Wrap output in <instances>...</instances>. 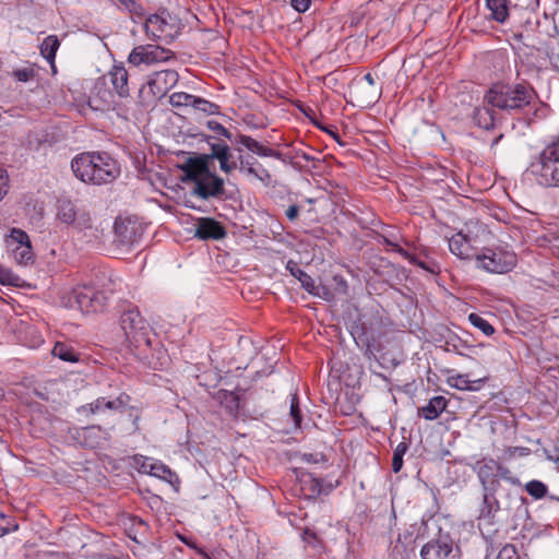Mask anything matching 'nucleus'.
<instances>
[{
  "label": "nucleus",
  "mask_w": 559,
  "mask_h": 559,
  "mask_svg": "<svg viewBox=\"0 0 559 559\" xmlns=\"http://www.w3.org/2000/svg\"><path fill=\"white\" fill-rule=\"evenodd\" d=\"M111 94L109 91L104 90V97L102 99V104L96 103L95 99L90 98L88 105L91 108L95 110L104 109L105 106H108L110 104Z\"/></svg>",
  "instance_id": "48"
},
{
  "label": "nucleus",
  "mask_w": 559,
  "mask_h": 559,
  "mask_svg": "<svg viewBox=\"0 0 559 559\" xmlns=\"http://www.w3.org/2000/svg\"><path fill=\"white\" fill-rule=\"evenodd\" d=\"M13 76L19 81V82H28L31 81L32 79H34L35 76V70L31 67L28 68H23V69H17L13 72Z\"/></svg>",
  "instance_id": "46"
},
{
  "label": "nucleus",
  "mask_w": 559,
  "mask_h": 559,
  "mask_svg": "<svg viewBox=\"0 0 559 559\" xmlns=\"http://www.w3.org/2000/svg\"><path fill=\"white\" fill-rule=\"evenodd\" d=\"M531 453V449L526 447H508L503 450L502 459L504 461H511L515 456H527Z\"/></svg>",
  "instance_id": "42"
},
{
  "label": "nucleus",
  "mask_w": 559,
  "mask_h": 559,
  "mask_svg": "<svg viewBox=\"0 0 559 559\" xmlns=\"http://www.w3.org/2000/svg\"><path fill=\"white\" fill-rule=\"evenodd\" d=\"M537 93L531 83L498 82L491 85L485 99L492 107L509 114H521L536 103Z\"/></svg>",
  "instance_id": "2"
},
{
  "label": "nucleus",
  "mask_w": 559,
  "mask_h": 559,
  "mask_svg": "<svg viewBox=\"0 0 559 559\" xmlns=\"http://www.w3.org/2000/svg\"><path fill=\"white\" fill-rule=\"evenodd\" d=\"M547 105L538 100V97L536 98V103L533 106H530L524 111L526 114V122L527 124H532L536 120H540L546 118L547 116Z\"/></svg>",
  "instance_id": "36"
},
{
  "label": "nucleus",
  "mask_w": 559,
  "mask_h": 559,
  "mask_svg": "<svg viewBox=\"0 0 559 559\" xmlns=\"http://www.w3.org/2000/svg\"><path fill=\"white\" fill-rule=\"evenodd\" d=\"M233 143L243 145L250 152L261 157H278L280 155L278 152L261 144L257 140L246 134H237Z\"/></svg>",
  "instance_id": "25"
},
{
  "label": "nucleus",
  "mask_w": 559,
  "mask_h": 559,
  "mask_svg": "<svg viewBox=\"0 0 559 559\" xmlns=\"http://www.w3.org/2000/svg\"><path fill=\"white\" fill-rule=\"evenodd\" d=\"M454 551H459V547H454L450 534L439 533L438 537L423 545L419 555L421 559H454Z\"/></svg>",
  "instance_id": "14"
},
{
  "label": "nucleus",
  "mask_w": 559,
  "mask_h": 559,
  "mask_svg": "<svg viewBox=\"0 0 559 559\" xmlns=\"http://www.w3.org/2000/svg\"><path fill=\"white\" fill-rule=\"evenodd\" d=\"M8 254L20 265H27L34 261L28 235L20 229L12 228L4 239Z\"/></svg>",
  "instance_id": "11"
},
{
  "label": "nucleus",
  "mask_w": 559,
  "mask_h": 559,
  "mask_svg": "<svg viewBox=\"0 0 559 559\" xmlns=\"http://www.w3.org/2000/svg\"><path fill=\"white\" fill-rule=\"evenodd\" d=\"M513 39H515L518 43H522L524 44L523 39H524V35L523 33H513Z\"/></svg>",
  "instance_id": "56"
},
{
  "label": "nucleus",
  "mask_w": 559,
  "mask_h": 559,
  "mask_svg": "<svg viewBox=\"0 0 559 559\" xmlns=\"http://www.w3.org/2000/svg\"><path fill=\"white\" fill-rule=\"evenodd\" d=\"M477 267L489 273L502 274L511 271L516 264V255L502 249H484L476 254Z\"/></svg>",
  "instance_id": "9"
},
{
  "label": "nucleus",
  "mask_w": 559,
  "mask_h": 559,
  "mask_svg": "<svg viewBox=\"0 0 559 559\" xmlns=\"http://www.w3.org/2000/svg\"><path fill=\"white\" fill-rule=\"evenodd\" d=\"M509 0H486V7L490 11L489 20L504 24L510 15Z\"/></svg>",
  "instance_id": "27"
},
{
  "label": "nucleus",
  "mask_w": 559,
  "mask_h": 559,
  "mask_svg": "<svg viewBox=\"0 0 559 559\" xmlns=\"http://www.w3.org/2000/svg\"><path fill=\"white\" fill-rule=\"evenodd\" d=\"M169 103L174 107L191 108L195 112H201L205 116L219 115L221 112L219 105L185 92H177L171 94L169 97Z\"/></svg>",
  "instance_id": "13"
},
{
  "label": "nucleus",
  "mask_w": 559,
  "mask_h": 559,
  "mask_svg": "<svg viewBox=\"0 0 559 559\" xmlns=\"http://www.w3.org/2000/svg\"><path fill=\"white\" fill-rule=\"evenodd\" d=\"M213 138H207L210 145V154H201L197 157L200 159L205 158V163L211 166V162L216 159L219 163V169L225 174H231L238 168L239 159L236 157L230 150V146L221 140L211 142Z\"/></svg>",
  "instance_id": "12"
},
{
  "label": "nucleus",
  "mask_w": 559,
  "mask_h": 559,
  "mask_svg": "<svg viewBox=\"0 0 559 559\" xmlns=\"http://www.w3.org/2000/svg\"><path fill=\"white\" fill-rule=\"evenodd\" d=\"M498 490H484L483 504L479 511L480 519H491L499 511V501L496 498Z\"/></svg>",
  "instance_id": "30"
},
{
  "label": "nucleus",
  "mask_w": 559,
  "mask_h": 559,
  "mask_svg": "<svg viewBox=\"0 0 559 559\" xmlns=\"http://www.w3.org/2000/svg\"><path fill=\"white\" fill-rule=\"evenodd\" d=\"M148 473L152 476L158 477V478L167 480V481H170V478L174 476V473L171 472V469L167 465H165L160 462L152 463L150 465Z\"/></svg>",
  "instance_id": "40"
},
{
  "label": "nucleus",
  "mask_w": 559,
  "mask_h": 559,
  "mask_svg": "<svg viewBox=\"0 0 559 559\" xmlns=\"http://www.w3.org/2000/svg\"><path fill=\"white\" fill-rule=\"evenodd\" d=\"M74 176L84 183L102 186L114 182L120 176V166L106 152H85L71 160Z\"/></svg>",
  "instance_id": "1"
},
{
  "label": "nucleus",
  "mask_w": 559,
  "mask_h": 559,
  "mask_svg": "<svg viewBox=\"0 0 559 559\" xmlns=\"http://www.w3.org/2000/svg\"><path fill=\"white\" fill-rule=\"evenodd\" d=\"M138 420H139V416H135L134 420H133V424L134 426L138 428Z\"/></svg>",
  "instance_id": "58"
},
{
  "label": "nucleus",
  "mask_w": 559,
  "mask_h": 559,
  "mask_svg": "<svg viewBox=\"0 0 559 559\" xmlns=\"http://www.w3.org/2000/svg\"><path fill=\"white\" fill-rule=\"evenodd\" d=\"M473 120L485 130H490L495 126L493 111L488 107H476L473 112Z\"/></svg>",
  "instance_id": "33"
},
{
  "label": "nucleus",
  "mask_w": 559,
  "mask_h": 559,
  "mask_svg": "<svg viewBox=\"0 0 559 559\" xmlns=\"http://www.w3.org/2000/svg\"><path fill=\"white\" fill-rule=\"evenodd\" d=\"M311 4V0H290V5L299 13L306 12Z\"/></svg>",
  "instance_id": "50"
},
{
  "label": "nucleus",
  "mask_w": 559,
  "mask_h": 559,
  "mask_svg": "<svg viewBox=\"0 0 559 559\" xmlns=\"http://www.w3.org/2000/svg\"><path fill=\"white\" fill-rule=\"evenodd\" d=\"M364 80L369 84V85H374V78L371 73H367L364 75Z\"/></svg>",
  "instance_id": "55"
},
{
  "label": "nucleus",
  "mask_w": 559,
  "mask_h": 559,
  "mask_svg": "<svg viewBox=\"0 0 559 559\" xmlns=\"http://www.w3.org/2000/svg\"><path fill=\"white\" fill-rule=\"evenodd\" d=\"M483 490H498L500 480H504L514 486H521L520 479L513 475L509 467L499 463L492 457H483L478 460L474 466Z\"/></svg>",
  "instance_id": "5"
},
{
  "label": "nucleus",
  "mask_w": 559,
  "mask_h": 559,
  "mask_svg": "<svg viewBox=\"0 0 559 559\" xmlns=\"http://www.w3.org/2000/svg\"><path fill=\"white\" fill-rule=\"evenodd\" d=\"M302 538L306 543L311 544L317 539V535L313 532H310L309 530H306L304 532Z\"/></svg>",
  "instance_id": "52"
},
{
  "label": "nucleus",
  "mask_w": 559,
  "mask_h": 559,
  "mask_svg": "<svg viewBox=\"0 0 559 559\" xmlns=\"http://www.w3.org/2000/svg\"><path fill=\"white\" fill-rule=\"evenodd\" d=\"M131 397L127 393H121L115 400L107 401L105 397H98L92 403L84 406V408H88L91 414H98L106 409L109 411H121L124 406L129 404Z\"/></svg>",
  "instance_id": "21"
},
{
  "label": "nucleus",
  "mask_w": 559,
  "mask_h": 559,
  "mask_svg": "<svg viewBox=\"0 0 559 559\" xmlns=\"http://www.w3.org/2000/svg\"><path fill=\"white\" fill-rule=\"evenodd\" d=\"M299 212H300V206L297 205V204H292L287 207V210L285 211V215L286 217L290 221V222H294L295 219L298 218L299 216Z\"/></svg>",
  "instance_id": "51"
},
{
  "label": "nucleus",
  "mask_w": 559,
  "mask_h": 559,
  "mask_svg": "<svg viewBox=\"0 0 559 559\" xmlns=\"http://www.w3.org/2000/svg\"><path fill=\"white\" fill-rule=\"evenodd\" d=\"M206 124L207 128L215 132L217 135L224 136L229 141L234 142L235 138L233 136L231 132L228 131L222 123L214 120H209Z\"/></svg>",
  "instance_id": "45"
},
{
  "label": "nucleus",
  "mask_w": 559,
  "mask_h": 559,
  "mask_svg": "<svg viewBox=\"0 0 559 559\" xmlns=\"http://www.w3.org/2000/svg\"><path fill=\"white\" fill-rule=\"evenodd\" d=\"M11 276V273L7 270H4L2 266H0V282L5 283L9 281Z\"/></svg>",
  "instance_id": "53"
},
{
  "label": "nucleus",
  "mask_w": 559,
  "mask_h": 559,
  "mask_svg": "<svg viewBox=\"0 0 559 559\" xmlns=\"http://www.w3.org/2000/svg\"><path fill=\"white\" fill-rule=\"evenodd\" d=\"M81 209L68 199H60L57 202V218L63 224L71 225Z\"/></svg>",
  "instance_id": "28"
},
{
  "label": "nucleus",
  "mask_w": 559,
  "mask_h": 559,
  "mask_svg": "<svg viewBox=\"0 0 559 559\" xmlns=\"http://www.w3.org/2000/svg\"><path fill=\"white\" fill-rule=\"evenodd\" d=\"M81 443L87 448H97L102 440H107L109 432L100 426L92 425L83 427L78 431Z\"/></svg>",
  "instance_id": "23"
},
{
  "label": "nucleus",
  "mask_w": 559,
  "mask_h": 559,
  "mask_svg": "<svg viewBox=\"0 0 559 559\" xmlns=\"http://www.w3.org/2000/svg\"><path fill=\"white\" fill-rule=\"evenodd\" d=\"M286 270L300 282L301 287L309 294L321 296L320 290H326L324 286H316L313 278L302 271L296 261L288 260L286 263Z\"/></svg>",
  "instance_id": "22"
},
{
  "label": "nucleus",
  "mask_w": 559,
  "mask_h": 559,
  "mask_svg": "<svg viewBox=\"0 0 559 559\" xmlns=\"http://www.w3.org/2000/svg\"><path fill=\"white\" fill-rule=\"evenodd\" d=\"M179 75L175 70H162L154 72L148 81L147 85L155 96H164L170 88H173L178 82Z\"/></svg>",
  "instance_id": "17"
},
{
  "label": "nucleus",
  "mask_w": 559,
  "mask_h": 559,
  "mask_svg": "<svg viewBox=\"0 0 559 559\" xmlns=\"http://www.w3.org/2000/svg\"><path fill=\"white\" fill-rule=\"evenodd\" d=\"M301 489L308 492L309 497L316 498L321 493L328 495L333 490V486L323 487L322 479L308 475L301 479Z\"/></svg>",
  "instance_id": "29"
},
{
  "label": "nucleus",
  "mask_w": 559,
  "mask_h": 559,
  "mask_svg": "<svg viewBox=\"0 0 559 559\" xmlns=\"http://www.w3.org/2000/svg\"><path fill=\"white\" fill-rule=\"evenodd\" d=\"M112 287L98 289L94 285H82L73 288L69 301L71 307H76L82 312L93 313L103 311L108 300V293L115 290V282L109 278Z\"/></svg>",
  "instance_id": "8"
},
{
  "label": "nucleus",
  "mask_w": 559,
  "mask_h": 559,
  "mask_svg": "<svg viewBox=\"0 0 559 559\" xmlns=\"http://www.w3.org/2000/svg\"><path fill=\"white\" fill-rule=\"evenodd\" d=\"M142 228L132 221H117L115 223L116 241L123 247H131L138 243L142 237Z\"/></svg>",
  "instance_id": "18"
},
{
  "label": "nucleus",
  "mask_w": 559,
  "mask_h": 559,
  "mask_svg": "<svg viewBox=\"0 0 559 559\" xmlns=\"http://www.w3.org/2000/svg\"><path fill=\"white\" fill-rule=\"evenodd\" d=\"M453 385L456 389L475 391L480 389V386L485 383L487 378L485 377L479 379H471L469 374H459L457 377L453 378Z\"/></svg>",
  "instance_id": "34"
},
{
  "label": "nucleus",
  "mask_w": 559,
  "mask_h": 559,
  "mask_svg": "<svg viewBox=\"0 0 559 559\" xmlns=\"http://www.w3.org/2000/svg\"><path fill=\"white\" fill-rule=\"evenodd\" d=\"M175 52L170 49L164 48L158 45L146 44L135 46L129 57L128 61L134 67L139 66H153L160 62H167L175 59Z\"/></svg>",
  "instance_id": "10"
},
{
  "label": "nucleus",
  "mask_w": 559,
  "mask_h": 559,
  "mask_svg": "<svg viewBox=\"0 0 559 559\" xmlns=\"http://www.w3.org/2000/svg\"><path fill=\"white\" fill-rule=\"evenodd\" d=\"M468 321L472 325L479 329L487 336H490L495 333L493 326L477 313H471L468 316Z\"/></svg>",
  "instance_id": "38"
},
{
  "label": "nucleus",
  "mask_w": 559,
  "mask_h": 559,
  "mask_svg": "<svg viewBox=\"0 0 559 559\" xmlns=\"http://www.w3.org/2000/svg\"><path fill=\"white\" fill-rule=\"evenodd\" d=\"M109 80L116 93L120 97H127L130 94L128 85V71L122 64H115L108 72Z\"/></svg>",
  "instance_id": "24"
},
{
  "label": "nucleus",
  "mask_w": 559,
  "mask_h": 559,
  "mask_svg": "<svg viewBox=\"0 0 559 559\" xmlns=\"http://www.w3.org/2000/svg\"><path fill=\"white\" fill-rule=\"evenodd\" d=\"M74 219L75 221L71 224V226L75 229L76 233L81 234L87 242H92L99 238V229L93 224V219L87 211L81 209Z\"/></svg>",
  "instance_id": "19"
},
{
  "label": "nucleus",
  "mask_w": 559,
  "mask_h": 559,
  "mask_svg": "<svg viewBox=\"0 0 559 559\" xmlns=\"http://www.w3.org/2000/svg\"><path fill=\"white\" fill-rule=\"evenodd\" d=\"M496 559H519L515 546L512 544L504 545Z\"/></svg>",
  "instance_id": "47"
},
{
  "label": "nucleus",
  "mask_w": 559,
  "mask_h": 559,
  "mask_svg": "<svg viewBox=\"0 0 559 559\" xmlns=\"http://www.w3.org/2000/svg\"><path fill=\"white\" fill-rule=\"evenodd\" d=\"M51 353L55 357H58L63 361L78 362L80 360V353L76 352L72 345L63 342H57Z\"/></svg>",
  "instance_id": "32"
},
{
  "label": "nucleus",
  "mask_w": 559,
  "mask_h": 559,
  "mask_svg": "<svg viewBox=\"0 0 559 559\" xmlns=\"http://www.w3.org/2000/svg\"><path fill=\"white\" fill-rule=\"evenodd\" d=\"M289 416L292 417L295 427H300L302 416L297 394H294L292 397Z\"/></svg>",
  "instance_id": "44"
},
{
  "label": "nucleus",
  "mask_w": 559,
  "mask_h": 559,
  "mask_svg": "<svg viewBox=\"0 0 559 559\" xmlns=\"http://www.w3.org/2000/svg\"><path fill=\"white\" fill-rule=\"evenodd\" d=\"M60 47V40L56 35H49L44 38L39 46L40 55L51 64L55 70L56 53Z\"/></svg>",
  "instance_id": "31"
},
{
  "label": "nucleus",
  "mask_w": 559,
  "mask_h": 559,
  "mask_svg": "<svg viewBox=\"0 0 559 559\" xmlns=\"http://www.w3.org/2000/svg\"><path fill=\"white\" fill-rule=\"evenodd\" d=\"M17 528L19 525L15 523L13 519L0 512V537L4 536L10 532H14Z\"/></svg>",
  "instance_id": "43"
},
{
  "label": "nucleus",
  "mask_w": 559,
  "mask_h": 559,
  "mask_svg": "<svg viewBox=\"0 0 559 559\" xmlns=\"http://www.w3.org/2000/svg\"><path fill=\"white\" fill-rule=\"evenodd\" d=\"M530 169L538 185L559 187V136L542 150Z\"/></svg>",
  "instance_id": "4"
},
{
  "label": "nucleus",
  "mask_w": 559,
  "mask_h": 559,
  "mask_svg": "<svg viewBox=\"0 0 559 559\" xmlns=\"http://www.w3.org/2000/svg\"><path fill=\"white\" fill-rule=\"evenodd\" d=\"M448 406V400L444 396L437 395L429 400L428 404L418 408V416L426 420L437 419Z\"/></svg>",
  "instance_id": "26"
},
{
  "label": "nucleus",
  "mask_w": 559,
  "mask_h": 559,
  "mask_svg": "<svg viewBox=\"0 0 559 559\" xmlns=\"http://www.w3.org/2000/svg\"><path fill=\"white\" fill-rule=\"evenodd\" d=\"M408 450L406 442H400L393 452L392 471L399 473L403 467V456Z\"/></svg>",
  "instance_id": "39"
},
{
  "label": "nucleus",
  "mask_w": 559,
  "mask_h": 559,
  "mask_svg": "<svg viewBox=\"0 0 559 559\" xmlns=\"http://www.w3.org/2000/svg\"><path fill=\"white\" fill-rule=\"evenodd\" d=\"M8 187H9V177L3 169H0V201L7 194Z\"/></svg>",
  "instance_id": "49"
},
{
  "label": "nucleus",
  "mask_w": 559,
  "mask_h": 559,
  "mask_svg": "<svg viewBox=\"0 0 559 559\" xmlns=\"http://www.w3.org/2000/svg\"><path fill=\"white\" fill-rule=\"evenodd\" d=\"M120 324L127 340L134 348L144 350L152 346V328L138 309L124 311L120 318Z\"/></svg>",
  "instance_id": "7"
},
{
  "label": "nucleus",
  "mask_w": 559,
  "mask_h": 559,
  "mask_svg": "<svg viewBox=\"0 0 559 559\" xmlns=\"http://www.w3.org/2000/svg\"><path fill=\"white\" fill-rule=\"evenodd\" d=\"M397 253L409 263L417 265L430 273H436L435 269L430 267L426 262L419 260L415 254L409 253L402 247H397Z\"/></svg>",
  "instance_id": "41"
},
{
  "label": "nucleus",
  "mask_w": 559,
  "mask_h": 559,
  "mask_svg": "<svg viewBox=\"0 0 559 559\" xmlns=\"http://www.w3.org/2000/svg\"><path fill=\"white\" fill-rule=\"evenodd\" d=\"M450 251L460 259L468 260L476 258V248L471 243V239L462 231L456 233L449 239Z\"/></svg>",
  "instance_id": "20"
},
{
  "label": "nucleus",
  "mask_w": 559,
  "mask_h": 559,
  "mask_svg": "<svg viewBox=\"0 0 559 559\" xmlns=\"http://www.w3.org/2000/svg\"><path fill=\"white\" fill-rule=\"evenodd\" d=\"M144 32L147 38L152 40H162L165 44L171 43L178 37L183 28V24L167 10L150 15L144 22Z\"/></svg>",
  "instance_id": "6"
},
{
  "label": "nucleus",
  "mask_w": 559,
  "mask_h": 559,
  "mask_svg": "<svg viewBox=\"0 0 559 559\" xmlns=\"http://www.w3.org/2000/svg\"><path fill=\"white\" fill-rule=\"evenodd\" d=\"M117 5L119 9L129 12L133 21L142 20L145 15L143 5L135 0H117Z\"/></svg>",
  "instance_id": "35"
},
{
  "label": "nucleus",
  "mask_w": 559,
  "mask_h": 559,
  "mask_svg": "<svg viewBox=\"0 0 559 559\" xmlns=\"http://www.w3.org/2000/svg\"><path fill=\"white\" fill-rule=\"evenodd\" d=\"M181 170L183 173L182 180L192 183V195L206 201L224 199L225 181L211 169V166L205 163V158L190 157L181 166Z\"/></svg>",
  "instance_id": "3"
},
{
  "label": "nucleus",
  "mask_w": 559,
  "mask_h": 559,
  "mask_svg": "<svg viewBox=\"0 0 559 559\" xmlns=\"http://www.w3.org/2000/svg\"><path fill=\"white\" fill-rule=\"evenodd\" d=\"M503 138V134H499L491 143V146H496Z\"/></svg>",
  "instance_id": "57"
},
{
  "label": "nucleus",
  "mask_w": 559,
  "mask_h": 559,
  "mask_svg": "<svg viewBox=\"0 0 559 559\" xmlns=\"http://www.w3.org/2000/svg\"><path fill=\"white\" fill-rule=\"evenodd\" d=\"M383 242L390 247H392V249L397 252V247H400L397 243L391 241L390 239H388L386 237H383Z\"/></svg>",
  "instance_id": "54"
},
{
  "label": "nucleus",
  "mask_w": 559,
  "mask_h": 559,
  "mask_svg": "<svg viewBox=\"0 0 559 559\" xmlns=\"http://www.w3.org/2000/svg\"><path fill=\"white\" fill-rule=\"evenodd\" d=\"M238 152V170L250 179H257L264 185L271 181V174L264 166L252 155H243L241 148H236Z\"/></svg>",
  "instance_id": "15"
},
{
  "label": "nucleus",
  "mask_w": 559,
  "mask_h": 559,
  "mask_svg": "<svg viewBox=\"0 0 559 559\" xmlns=\"http://www.w3.org/2000/svg\"><path fill=\"white\" fill-rule=\"evenodd\" d=\"M549 498H550V499H552V500H557V501H559V498H558V497L550 496Z\"/></svg>",
  "instance_id": "59"
},
{
  "label": "nucleus",
  "mask_w": 559,
  "mask_h": 559,
  "mask_svg": "<svg viewBox=\"0 0 559 559\" xmlns=\"http://www.w3.org/2000/svg\"><path fill=\"white\" fill-rule=\"evenodd\" d=\"M194 227V237L201 240H219L226 236L224 225L211 217L198 218Z\"/></svg>",
  "instance_id": "16"
},
{
  "label": "nucleus",
  "mask_w": 559,
  "mask_h": 559,
  "mask_svg": "<svg viewBox=\"0 0 559 559\" xmlns=\"http://www.w3.org/2000/svg\"><path fill=\"white\" fill-rule=\"evenodd\" d=\"M525 490L534 499H542L547 496L548 488L540 480H531L525 485Z\"/></svg>",
  "instance_id": "37"
}]
</instances>
